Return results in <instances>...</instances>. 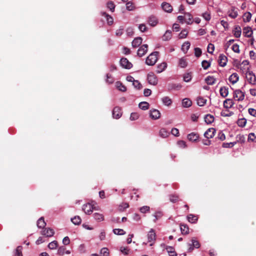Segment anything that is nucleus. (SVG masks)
Here are the masks:
<instances>
[{"mask_svg": "<svg viewBox=\"0 0 256 256\" xmlns=\"http://www.w3.org/2000/svg\"><path fill=\"white\" fill-rule=\"evenodd\" d=\"M158 52H154L150 54L146 58V63L148 66H154L158 60Z\"/></svg>", "mask_w": 256, "mask_h": 256, "instance_id": "nucleus-1", "label": "nucleus"}, {"mask_svg": "<svg viewBox=\"0 0 256 256\" xmlns=\"http://www.w3.org/2000/svg\"><path fill=\"white\" fill-rule=\"evenodd\" d=\"M147 79L148 83L150 84L156 86L158 84V80L157 76L152 72L148 74Z\"/></svg>", "mask_w": 256, "mask_h": 256, "instance_id": "nucleus-2", "label": "nucleus"}, {"mask_svg": "<svg viewBox=\"0 0 256 256\" xmlns=\"http://www.w3.org/2000/svg\"><path fill=\"white\" fill-rule=\"evenodd\" d=\"M246 78L248 82L254 85L256 84V76L252 72H247L246 73Z\"/></svg>", "mask_w": 256, "mask_h": 256, "instance_id": "nucleus-3", "label": "nucleus"}, {"mask_svg": "<svg viewBox=\"0 0 256 256\" xmlns=\"http://www.w3.org/2000/svg\"><path fill=\"white\" fill-rule=\"evenodd\" d=\"M147 22L150 26L154 27L158 23V20L156 16L150 15L148 18Z\"/></svg>", "mask_w": 256, "mask_h": 256, "instance_id": "nucleus-4", "label": "nucleus"}, {"mask_svg": "<svg viewBox=\"0 0 256 256\" xmlns=\"http://www.w3.org/2000/svg\"><path fill=\"white\" fill-rule=\"evenodd\" d=\"M234 98L238 101H242L244 98V92L240 90H236L234 92Z\"/></svg>", "mask_w": 256, "mask_h": 256, "instance_id": "nucleus-5", "label": "nucleus"}, {"mask_svg": "<svg viewBox=\"0 0 256 256\" xmlns=\"http://www.w3.org/2000/svg\"><path fill=\"white\" fill-rule=\"evenodd\" d=\"M120 64L122 68L126 69H130L132 66V64L125 58H121Z\"/></svg>", "mask_w": 256, "mask_h": 256, "instance_id": "nucleus-6", "label": "nucleus"}, {"mask_svg": "<svg viewBox=\"0 0 256 256\" xmlns=\"http://www.w3.org/2000/svg\"><path fill=\"white\" fill-rule=\"evenodd\" d=\"M122 116V112L120 108L116 106L112 110L113 118L116 119L120 118Z\"/></svg>", "mask_w": 256, "mask_h": 256, "instance_id": "nucleus-7", "label": "nucleus"}, {"mask_svg": "<svg viewBox=\"0 0 256 256\" xmlns=\"http://www.w3.org/2000/svg\"><path fill=\"white\" fill-rule=\"evenodd\" d=\"M148 46L146 44L142 45L138 50V55L142 57L144 56L148 52Z\"/></svg>", "mask_w": 256, "mask_h": 256, "instance_id": "nucleus-8", "label": "nucleus"}, {"mask_svg": "<svg viewBox=\"0 0 256 256\" xmlns=\"http://www.w3.org/2000/svg\"><path fill=\"white\" fill-rule=\"evenodd\" d=\"M216 130L213 128H209L204 134V136L209 139L213 138L214 136Z\"/></svg>", "mask_w": 256, "mask_h": 256, "instance_id": "nucleus-9", "label": "nucleus"}, {"mask_svg": "<svg viewBox=\"0 0 256 256\" xmlns=\"http://www.w3.org/2000/svg\"><path fill=\"white\" fill-rule=\"evenodd\" d=\"M200 246L199 242L195 238H193L192 240V244H190V248L188 249V252H191L194 250V248H198Z\"/></svg>", "mask_w": 256, "mask_h": 256, "instance_id": "nucleus-10", "label": "nucleus"}, {"mask_svg": "<svg viewBox=\"0 0 256 256\" xmlns=\"http://www.w3.org/2000/svg\"><path fill=\"white\" fill-rule=\"evenodd\" d=\"M54 234V231L50 228H46L42 232V234L46 237H51Z\"/></svg>", "mask_w": 256, "mask_h": 256, "instance_id": "nucleus-11", "label": "nucleus"}, {"mask_svg": "<svg viewBox=\"0 0 256 256\" xmlns=\"http://www.w3.org/2000/svg\"><path fill=\"white\" fill-rule=\"evenodd\" d=\"M150 116L153 120H157L160 118V113L158 110L153 109L150 111Z\"/></svg>", "mask_w": 256, "mask_h": 256, "instance_id": "nucleus-12", "label": "nucleus"}, {"mask_svg": "<svg viewBox=\"0 0 256 256\" xmlns=\"http://www.w3.org/2000/svg\"><path fill=\"white\" fill-rule=\"evenodd\" d=\"M228 62L227 57L223 54H220L218 57V64L221 66H224Z\"/></svg>", "mask_w": 256, "mask_h": 256, "instance_id": "nucleus-13", "label": "nucleus"}, {"mask_svg": "<svg viewBox=\"0 0 256 256\" xmlns=\"http://www.w3.org/2000/svg\"><path fill=\"white\" fill-rule=\"evenodd\" d=\"M82 210L86 214H90L92 212L93 206L90 204H86L83 206Z\"/></svg>", "mask_w": 256, "mask_h": 256, "instance_id": "nucleus-14", "label": "nucleus"}, {"mask_svg": "<svg viewBox=\"0 0 256 256\" xmlns=\"http://www.w3.org/2000/svg\"><path fill=\"white\" fill-rule=\"evenodd\" d=\"M162 8L164 10L168 12H170L172 10V6L170 4L166 2L162 3Z\"/></svg>", "mask_w": 256, "mask_h": 256, "instance_id": "nucleus-15", "label": "nucleus"}, {"mask_svg": "<svg viewBox=\"0 0 256 256\" xmlns=\"http://www.w3.org/2000/svg\"><path fill=\"white\" fill-rule=\"evenodd\" d=\"M252 30L250 27H245L243 28V34L245 36L250 38L252 34Z\"/></svg>", "mask_w": 256, "mask_h": 256, "instance_id": "nucleus-16", "label": "nucleus"}, {"mask_svg": "<svg viewBox=\"0 0 256 256\" xmlns=\"http://www.w3.org/2000/svg\"><path fill=\"white\" fill-rule=\"evenodd\" d=\"M142 39L141 37H137L132 42V46L134 48H137L142 44Z\"/></svg>", "mask_w": 256, "mask_h": 256, "instance_id": "nucleus-17", "label": "nucleus"}, {"mask_svg": "<svg viewBox=\"0 0 256 256\" xmlns=\"http://www.w3.org/2000/svg\"><path fill=\"white\" fill-rule=\"evenodd\" d=\"M239 79V76L236 73H233L232 75L229 77L230 82L232 84H236Z\"/></svg>", "mask_w": 256, "mask_h": 256, "instance_id": "nucleus-18", "label": "nucleus"}, {"mask_svg": "<svg viewBox=\"0 0 256 256\" xmlns=\"http://www.w3.org/2000/svg\"><path fill=\"white\" fill-rule=\"evenodd\" d=\"M199 138L198 134L194 132H192L188 135V138L190 141L196 142Z\"/></svg>", "mask_w": 256, "mask_h": 256, "instance_id": "nucleus-19", "label": "nucleus"}, {"mask_svg": "<svg viewBox=\"0 0 256 256\" xmlns=\"http://www.w3.org/2000/svg\"><path fill=\"white\" fill-rule=\"evenodd\" d=\"M148 238L149 242L154 241L156 240V234L153 229H151L148 234Z\"/></svg>", "mask_w": 256, "mask_h": 256, "instance_id": "nucleus-20", "label": "nucleus"}, {"mask_svg": "<svg viewBox=\"0 0 256 256\" xmlns=\"http://www.w3.org/2000/svg\"><path fill=\"white\" fill-rule=\"evenodd\" d=\"M220 96L223 98L227 96L228 94V88L226 86H222L220 90Z\"/></svg>", "mask_w": 256, "mask_h": 256, "instance_id": "nucleus-21", "label": "nucleus"}, {"mask_svg": "<svg viewBox=\"0 0 256 256\" xmlns=\"http://www.w3.org/2000/svg\"><path fill=\"white\" fill-rule=\"evenodd\" d=\"M180 228L182 234H187L189 233V228L186 224H180Z\"/></svg>", "mask_w": 256, "mask_h": 256, "instance_id": "nucleus-22", "label": "nucleus"}, {"mask_svg": "<svg viewBox=\"0 0 256 256\" xmlns=\"http://www.w3.org/2000/svg\"><path fill=\"white\" fill-rule=\"evenodd\" d=\"M159 135L162 138H166L170 135V132L164 128H162L160 130Z\"/></svg>", "mask_w": 256, "mask_h": 256, "instance_id": "nucleus-23", "label": "nucleus"}, {"mask_svg": "<svg viewBox=\"0 0 256 256\" xmlns=\"http://www.w3.org/2000/svg\"><path fill=\"white\" fill-rule=\"evenodd\" d=\"M167 64L165 62H163L157 66L156 72L159 74L163 72L166 68Z\"/></svg>", "mask_w": 256, "mask_h": 256, "instance_id": "nucleus-24", "label": "nucleus"}, {"mask_svg": "<svg viewBox=\"0 0 256 256\" xmlns=\"http://www.w3.org/2000/svg\"><path fill=\"white\" fill-rule=\"evenodd\" d=\"M46 226V223L44 221V218L41 217L37 222V226L38 228H44Z\"/></svg>", "mask_w": 256, "mask_h": 256, "instance_id": "nucleus-25", "label": "nucleus"}, {"mask_svg": "<svg viewBox=\"0 0 256 256\" xmlns=\"http://www.w3.org/2000/svg\"><path fill=\"white\" fill-rule=\"evenodd\" d=\"M234 104V103L231 99H226L224 102V106L226 108H232Z\"/></svg>", "mask_w": 256, "mask_h": 256, "instance_id": "nucleus-26", "label": "nucleus"}, {"mask_svg": "<svg viewBox=\"0 0 256 256\" xmlns=\"http://www.w3.org/2000/svg\"><path fill=\"white\" fill-rule=\"evenodd\" d=\"M214 118L212 115L206 114L204 117V121L207 124H210L214 121Z\"/></svg>", "mask_w": 256, "mask_h": 256, "instance_id": "nucleus-27", "label": "nucleus"}, {"mask_svg": "<svg viewBox=\"0 0 256 256\" xmlns=\"http://www.w3.org/2000/svg\"><path fill=\"white\" fill-rule=\"evenodd\" d=\"M187 218L190 222L195 223L197 222L198 217L192 214H190L187 216Z\"/></svg>", "mask_w": 256, "mask_h": 256, "instance_id": "nucleus-28", "label": "nucleus"}, {"mask_svg": "<svg viewBox=\"0 0 256 256\" xmlns=\"http://www.w3.org/2000/svg\"><path fill=\"white\" fill-rule=\"evenodd\" d=\"M242 33L241 28L240 26H237L234 28V36L236 38H240V36Z\"/></svg>", "mask_w": 256, "mask_h": 256, "instance_id": "nucleus-29", "label": "nucleus"}, {"mask_svg": "<svg viewBox=\"0 0 256 256\" xmlns=\"http://www.w3.org/2000/svg\"><path fill=\"white\" fill-rule=\"evenodd\" d=\"M102 15L106 18L108 24L109 25H111L114 22L113 18L110 16L106 14V12H102Z\"/></svg>", "mask_w": 256, "mask_h": 256, "instance_id": "nucleus-30", "label": "nucleus"}, {"mask_svg": "<svg viewBox=\"0 0 256 256\" xmlns=\"http://www.w3.org/2000/svg\"><path fill=\"white\" fill-rule=\"evenodd\" d=\"M184 18L185 20V22L187 24H190L192 23V16L190 13H186Z\"/></svg>", "mask_w": 256, "mask_h": 256, "instance_id": "nucleus-31", "label": "nucleus"}, {"mask_svg": "<svg viewBox=\"0 0 256 256\" xmlns=\"http://www.w3.org/2000/svg\"><path fill=\"white\" fill-rule=\"evenodd\" d=\"M206 83L208 85H212L215 83L216 79L212 76H208L205 79Z\"/></svg>", "mask_w": 256, "mask_h": 256, "instance_id": "nucleus-32", "label": "nucleus"}, {"mask_svg": "<svg viewBox=\"0 0 256 256\" xmlns=\"http://www.w3.org/2000/svg\"><path fill=\"white\" fill-rule=\"evenodd\" d=\"M166 250L170 256H176L177 254L173 247L170 246H167Z\"/></svg>", "mask_w": 256, "mask_h": 256, "instance_id": "nucleus-33", "label": "nucleus"}, {"mask_svg": "<svg viewBox=\"0 0 256 256\" xmlns=\"http://www.w3.org/2000/svg\"><path fill=\"white\" fill-rule=\"evenodd\" d=\"M196 101L197 104L199 106H202L206 104V100L202 97L199 96L197 98Z\"/></svg>", "mask_w": 256, "mask_h": 256, "instance_id": "nucleus-34", "label": "nucleus"}, {"mask_svg": "<svg viewBox=\"0 0 256 256\" xmlns=\"http://www.w3.org/2000/svg\"><path fill=\"white\" fill-rule=\"evenodd\" d=\"M172 38V32L170 30H168L166 32L165 34L162 36V40H168Z\"/></svg>", "mask_w": 256, "mask_h": 256, "instance_id": "nucleus-35", "label": "nucleus"}, {"mask_svg": "<svg viewBox=\"0 0 256 256\" xmlns=\"http://www.w3.org/2000/svg\"><path fill=\"white\" fill-rule=\"evenodd\" d=\"M192 104V101L188 98H184L182 102V104L184 107L188 108L191 106Z\"/></svg>", "mask_w": 256, "mask_h": 256, "instance_id": "nucleus-36", "label": "nucleus"}, {"mask_svg": "<svg viewBox=\"0 0 256 256\" xmlns=\"http://www.w3.org/2000/svg\"><path fill=\"white\" fill-rule=\"evenodd\" d=\"M94 218L98 221L101 222L104 220V216L102 214L96 212L94 214Z\"/></svg>", "mask_w": 256, "mask_h": 256, "instance_id": "nucleus-37", "label": "nucleus"}, {"mask_svg": "<svg viewBox=\"0 0 256 256\" xmlns=\"http://www.w3.org/2000/svg\"><path fill=\"white\" fill-rule=\"evenodd\" d=\"M139 108L142 110H146L149 108V104L146 102H140L138 104Z\"/></svg>", "mask_w": 256, "mask_h": 256, "instance_id": "nucleus-38", "label": "nucleus"}, {"mask_svg": "<svg viewBox=\"0 0 256 256\" xmlns=\"http://www.w3.org/2000/svg\"><path fill=\"white\" fill-rule=\"evenodd\" d=\"M71 221L74 224L78 225L81 223L82 220L79 216H75L71 218Z\"/></svg>", "mask_w": 256, "mask_h": 256, "instance_id": "nucleus-39", "label": "nucleus"}, {"mask_svg": "<svg viewBox=\"0 0 256 256\" xmlns=\"http://www.w3.org/2000/svg\"><path fill=\"white\" fill-rule=\"evenodd\" d=\"M190 46V44L188 42H186L184 43L182 45V50L184 52L186 53L188 50Z\"/></svg>", "mask_w": 256, "mask_h": 256, "instance_id": "nucleus-40", "label": "nucleus"}, {"mask_svg": "<svg viewBox=\"0 0 256 256\" xmlns=\"http://www.w3.org/2000/svg\"><path fill=\"white\" fill-rule=\"evenodd\" d=\"M116 88L118 89V90L122 92H126V87L122 84L120 82H116Z\"/></svg>", "mask_w": 256, "mask_h": 256, "instance_id": "nucleus-41", "label": "nucleus"}, {"mask_svg": "<svg viewBox=\"0 0 256 256\" xmlns=\"http://www.w3.org/2000/svg\"><path fill=\"white\" fill-rule=\"evenodd\" d=\"M252 18V14L250 12H247L243 15V20L244 22H248Z\"/></svg>", "mask_w": 256, "mask_h": 256, "instance_id": "nucleus-42", "label": "nucleus"}, {"mask_svg": "<svg viewBox=\"0 0 256 256\" xmlns=\"http://www.w3.org/2000/svg\"><path fill=\"white\" fill-rule=\"evenodd\" d=\"M162 101L163 103L166 106H170L172 103V101L171 99L168 96L164 97L162 98Z\"/></svg>", "mask_w": 256, "mask_h": 256, "instance_id": "nucleus-43", "label": "nucleus"}, {"mask_svg": "<svg viewBox=\"0 0 256 256\" xmlns=\"http://www.w3.org/2000/svg\"><path fill=\"white\" fill-rule=\"evenodd\" d=\"M126 8L128 10H133L136 8V6L132 2L130 1L126 4Z\"/></svg>", "mask_w": 256, "mask_h": 256, "instance_id": "nucleus-44", "label": "nucleus"}, {"mask_svg": "<svg viewBox=\"0 0 256 256\" xmlns=\"http://www.w3.org/2000/svg\"><path fill=\"white\" fill-rule=\"evenodd\" d=\"M58 246V242L56 240H54L51 242L49 243L48 245V248L50 250H54Z\"/></svg>", "mask_w": 256, "mask_h": 256, "instance_id": "nucleus-45", "label": "nucleus"}, {"mask_svg": "<svg viewBox=\"0 0 256 256\" xmlns=\"http://www.w3.org/2000/svg\"><path fill=\"white\" fill-rule=\"evenodd\" d=\"M246 124V120L245 118H240L237 121L238 125L240 127H244Z\"/></svg>", "mask_w": 256, "mask_h": 256, "instance_id": "nucleus-46", "label": "nucleus"}, {"mask_svg": "<svg viewBox=\"0 0 256 256\" xmlns=\"http://www.w3.org/2000/svg\"><path fill=\"white\" fill-rule=\"evenodd\" d=\"M170 200L172 202H176L178 200V196L176 194H172L169 196Z\"/></svg>", "mask_w": 256, "mask_h": 256, "instance_id": "nucleus-47", "label": "nucleus"}, {"mask_svg": "<svg viewBox=\"0 0 256 256\" xmlns=\"http://www.w3.org/2000/svg\"><path fill=\"white\" fill-rule=\"evenodd\" d=\"M22 246H18L15 252L14 256H22Z\"/></svg>", "mask_w": 256, "mask_h": 256, "instance_id": "nucleus-48", "label": "nucleus"}, {"mask_svg": "<svg viewBox=\"0 0 256 256\" xmlns=\"http://www.w3.org/2000/svg\"><path fill=\"white\" fill-rule=\"evenodd\" d=\"M113 232L114 234L118 235H123L126 234V232L122 229L120 228L114 229Z\"/></svg>", "mask_w": 256, "mask_h": 256, "instance_id": "nucleus-49", "label": "nucleus"}, {"mask_svg": "<svg viewBox=\"0 0 256 256\" xmlns=\"http://www.w3.org/2000/svg\"><path fill=\"white\" fill-rule=\"evenodd\" d=\"M179 66L182 68H186L187 66V62L185 58H182L179 60Z\"/></svg>", "mask_w": 256, "mask_h": 256, "instance_id": "nucleus-50", "label": "nucleus"}, {"mask_svg": "<svg viewBox=\"0 0 256 256\" xmlns=\"http://www.w3.org/2000/svg\"><path fill=\"white\" fill-rule=\"evenodd\" d=\"M129 207V205L128 203H122L118 206V210L120 212L124 211L126 208Z\"/></svg>", "mask_w": 256, "mask_h": 256, "instance_id": "nucleus-51", "label": "nucleus"}, {"mask_svg": "<svg viewBox=\"0 0 256 256\" xmlns=\"http://www.w3.org/2000/svg\"><path fill=\"white\" fill-rule=\"evenodd\" d=\"M236 144V142H224L222 144V147L223 148H232Z\"/></svg>", "mask_w": 256, "mask_h": 256, "instance_id": "nucleus-52", "label": "nucleus"}, {"mask_svg": "<svg viewBox=\"0 0 256 256\" xmlns=\"http://www.w3.org/2000/svg\"><path fill=\"white\" fill-rule=\"evenodd\" d=\"M132 84H133L134 86V88H136L138 90H140L142 88V84L138 80H135L134 81V82Z\"/></svg>", "mask_w": 256, "mask_h": 256, "instance_id": "nucleus-53", "label": "nucleus"}, {"mask_svg": "<svg viewBox=\"0 0 256 256\" xmlns=\"http://www.w3.org/2000/svg\"><path fill=\"white\" fill-rule=\"evenodd\" d=\"M100 254L102 256H108L109 252L108 248H104L100 250Z\"/></svg>", "mask_w": 256, "mask_h": 256, "instance_id": "nucleus-54", "label": "nucleus"}, {"mask_svg": "<svg viewBox=\"0 0 256 256\" xmlns=\"http://www.w3.org/2000/svg\"><path fill=\"white\" fill-rule=\"evenodd\" d=\"M228 16L232 18H234L238 16V12L234 9H232L230 12Z\"/></svg>", "mask_w": 256, "mask_h": 256, "instance_id": "nucleus-55", "label": "nucleus"}, {"mask_svg": "<svg viewBox=\"0 0 256 256\" xmlns=\"http://www.w3.org/2000/svg\"><path fill=\"white\" fill-rule=\"evenodd\" d=\"M107 7L112 12H114L115 8V5L112 2H109L107 4Z\"/></svg>", "mask_w": 256, "mask_h": 256, "instance_id": "nucleus-56", "label": "nucleus"}, {"mask_svg": "<svg viewBox=\"0 0 256 256\" xmlns=\"http://www.w3.org/2000/svg\"><path fill=\"white\" fill-rule=\"evenodd\" d=\"M188 32L186 30H182L180 33L179 34V38H186V36L188 35Z\"/></svg>", "mask_w": 256, "mask_h": 256, "instance_id": "nucleus-57", "label": "nucleus"}, {"mask_svg": "<svg viewBox=\"0 0 256 256\" xmlns=\"http://www.w3.org/2000/svg\"><path fill=\"white\" fill-rule=\"evenodd\" d=\"M66 248L64 246H60L58 248V254L62 256L65 253Z\"/></svg>", "mask_w": 256, "mask_h": 256, "instance_id": "nucleus-58", "label": "nucleus"}, {"mask_svg": "<svg viewBox=\"0 0 256 256\" xmlns=\"http://www.w3.org/2000/svg\"><path fill=\"white\" fill-rule=\"evenodd\" d=\"M216 138H218L220 140H224L226 139V136L222 132H218Z\"/></svg>", "mask_w": 256, "mask_h": 256, "instance_id": "nucleus-59", "label": "nucleus"}, {"mask_svg": "<svg viewBox=\"0 0 256 256\" xmlns=\"http://www.w3.org/2000/svg\"><path fill=\"white\" fill-rule=\"evenodd\" d=\"M202 65L204 70H206L210 66V64L207 60H204L202 62Z\"/></svg>", "mask_w": 256, "mask_h": 256, "instance_id": "nucleus-60", "label": "nucleus"}, {"mask_svg": "<svg viewBox=\"0 0 256 256\" xmlns=\"http://www.w3.org/2000/svg\"><path fill=\"white\" fill-rule=\"evenodd\" d=\"M138 29L142 32H145L147 30L148 28L145 24H142L139 25Z\"/></svg>", "mask_w": 256, "mask_h": 256, "instance_id": "nucleus-61", "label": "nucleus"}, {"mask_svg": "<svg viewBox=\"0 0 256 256\" xmlns=\"http://www.w3.org/2000/svg\"><path fill=\"white\" fill-rule=\"evenodd\" d=\"M138 118H139V115L138 113L132 112L130 114V120H134L138 119Z\"/></svg>", "mask_w": 256, "mask_h": 256, "instance_id": "nucleus-62", "label": "nucleus"}, {"mask_svg": "<svg viewBox=\"0 0 256 256\" xmlns=\"http://www.w3.org/2000/svg\"><path fill=\"white\" fill-rule=\"evenodd\" d=\"M236 138L237 142L241 143L244 142L245 140V138L243 135L239 134L236 136Z\"/></svg>", "mask_w": 256, "mask_h": 256, "instance_id": "nucleus-63", "label": "nucleus"}, {"mask_svg": "<svg viewBox=\"0 0 256 256\" xmlns=\"http://www.w3.org/2000/svg\"><path fill=\"white\" fill-rule=\"evenodd\" d=\"M248 140L251 142H255L256 140V136L254 134L250 133L248 136Z\"/></svg>", "mask_w": 256, "mask_h": 256, "instance_id": "nucleus-64", "label": "nucleus"}]
</instances>
